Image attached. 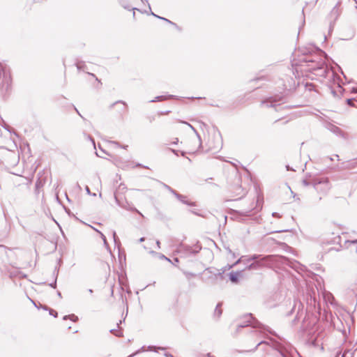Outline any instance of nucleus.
I'll return each mask as SVG.
<instances>
[{
  "label": "nucleus",
  "mask_w": 357,
  "mask_h": 357,
  "mask_svg": "<svg viewBox=\"0 0 357 357\" xmlns=\"http://www.w3.org/2000/svg\"><path fill=\"white\" fill-rule=\"evenodd\" d=\"M294 57H297L299 63H312L314 65L310 70L314 71L315 75L326 77L331 70L324 63L321 58L322 55L326 56L324 52L317 46H298L294 52Z\"/></svg>",
  "instance_id": "nucleus-1"
},
{
  "label": "nucleus",
  "mask_w": 357,
  "mask_h": 357,
  "mask_svg": "<svg viewBox=\"0 0 357 357\" xmlns=\"http://www.w3.org/2000/svg\"><path fill=\"white\" fill-rule=\"evenodd\" d=\"M12 87V78L5 66L0 63V93L5 96L8 93Z\"/></svg>",
  "instance_id": "nucleus-2"
},
{
  "label": "nucleus",
  "mask_w": 357,
  "mask_h": 357,
  "mask_svg": "<svg viewBox=\"0 0 357 357\" xmlns=\"http://www.w3.org/2000/svg\"><path fill=\"white\" fill-rule=\"evenodd\" d=\"M312 185L317 192L326 195L330 190L331 185L326 177L314 178L312 181Z\"/></svg>",
  "instance_id": "nucleus-3"
},
{
  "label": "nucleus",
  "mask_w": 357,
  "mask_h": 357,
  "mask_svg": "<svg viewBox=\"0 0 357 357\" xmlns=\"http://www.w3.org/2000/svg\"><path fill=\"white\" fill-rule=\"evenodd\" d=\"M283 98L282 96L271 97L261 102V105L267 107H274L276 111H278L280 104L279 102H282Z\"/></svg>",
  "instance_id": "nucleus-4"
},
{
  "label": "nucleus",
  "mask_w": 357,
  "mask_h": 357,
  "mask_svg": "<svg viewBox=\"0 0 357 357\" xmlns=\"http://www.w3.org/2000/svg\"><path fill=\"white\" fill-rule=\"evenodd\" d=\"M250 317L251 319H252V321L249 320L250 324H252L254 328H259L260 333L268 332L271 334L275 335V333L273 331H272L268 326L263 325L257 320H255L254 318L252 317V314H250Z\"/></svg>",
  "instance_id": "nucleus-5"
},
{
  "label": "nucleus",
  "mask_w": 357,
  "mask_h": 357,
  "mask_svg": "<svg viewBox=\"0 0 357 357\" xmlns=\"http://www.w3.org/2000/svg\"><path fill=\"white\" fill-rule=\"evenodd\" d=\"M272 347L275 350L278 351L282 357H289L287 349L284 348L281 344L277 342H273Z\"/></svg>",
  "instance_id": "nucleus-6"
},
{
  "label": "nucleus",
  "mask_w": 357,
  "mask_h": 357,
  "mask_svg": "<svg viewBox=\"0 0 357 357\" xmlns=\"http://www.w3.org/2000/svg\"><path fill=\"white\" fill-rule=\"evenodd\" d=\"M114 197H115L116 202L117 203V204L119 206H121L128 211H135L143 217L142 213H140L136 208L132 207L128 202H126V204L121 203L116 195H115Z\"/></svg>",
  "instance_id": "nucleus-7"
},
{
  "label": "nucleus",
  "mask_w": 357,
  "mask_h": 357,
  "mask_svg": "<svg viewBox=\"0 0 357 357\" xmlns=\"http://www.w3.org/2000/svg\"><path fill=\"white\" fill-rule=\"evenodd\" d=\"M327 129L336 135L340 136L342 138H346V134L339 127L333 124H328L327 126Z\"/></svg>",
  "instance_id": "nucleus-8"
},
{
  "label": "nucleus",
  "mask_w": 357,
  "mask_h": 357,
  "mask_svg": "<svg viewBox=\"0 0 357 357\" xmlns=\"http://www.w3.org/2000/svg\"><path fill=\"white\" fill-rule=\"evenodd\" d=\"M265 264L261 262V261H253L250 264L246 266L245 270L251 271V270H258L263 266H264Z\"/></svg>",
  "instance_id": "nucleus-9"
},
{
  "label": "nucleus",
  "mask_w": 357,
  "mask_h": 357,
  "mask_svg": "<svg viewBox=\"0 0 357 357\" xmlns=\"http://www.w3.org/2000/svg\"><path fill=\"white\" fill-rule=\"evenodd\" d=\"M174 196L182 203L188 205V206H195V203L193 202H190L187 199V197L183 195L178 193L177 192L174 195Z\"/></svg>",
  "instance_id": "nucleus-10"
},
{
  "label": "nucleus",
  "mask_w": 357,
  "mask_h": 357,
  "mask_svg": "<svg viewBox=\"0 0 357 357\" xmlns=\"http://www.w3.org/2000/svg\"><path fill=\"white\" fill-rule=\"evenodd\" d=\"M272 257L271 256H266L264 257H261V255H253L250 257H249V260H252L253 261H261L264 264H265L266 261H268Z\"/></svg>",
  "instance_id": "nucleus-11"
},
{
  "label": "nucleus",
  "mask_w": 357,
  "mask_h": 357,
  "mask_svg": "<svg viewBox=\"0 0 357 357\" xmlns=\"http://www.w3.org/2000/svg\"><path fill=\"white\" fill-rule=\"evenodd\" d=\"M178 252H184L185 253H190V254H195L197 252V251H195L194 250H192V248L191 247L186 246V245H184L182 244L178 248Z\"/></svg>",
  "instance_id": "nucleus-12"
},
{
  "label": "nucleus",
  "mask_w": 357,
  "mask_h": 357,
  "mask_svg": "<svg viewBox=\"0 0 357 357\" xmlns=\"http://www.w3.org/2000/svg\"><path fill=\"white\" fill-rule=\"evenodd\" d=\"M221 307H222V303H218L216 305V307L213 312V318L215 319H218L222 313V310L221 309Z\"/></svg>",
  "instance_id": "nucleus-13"
},
{
  "label": "nucleus",
  "mask_w": 357,
  "mask_h": 357,
  "mask_svg": "<svg viewBox=\"0 0 357 357\" xmlns=\"http://www.w3.org/2000/svg\"><path fill=\"white\" fill-rule=\"evenodd\" d=\"M76 66H77V70H78L79 71H83V72H85V73H89V75H91V76H93V77H95V75H94V74L89 73L88 72V68H87V66L84 64V62H82V61L78 62V63H77Z\"/></svg>",
  "instance_id": "nucleus-14"
},
{
  "label": "nucleus",
  "mask_w": 357,
  "mask_h": 357,
  "mask_svg": "<svg viewBox=\"0 0 357 357\" xmlns=\"http://www.w3.org/2000/svg\"><path fill=\"white\" fill-rule=\"evenodd\" d=\"M241 274V272H231L229 273V279L233 283L238 282V276Z\"/></svg>",
  "instance_id": "nucleus-15"
},
{
  "label": "nucleus",
  "mask_w": 357,
  "mask_h": 357,
  "mask_svg": "<svg viewBox=\"0 0 357 357\" xmlns=\"http://www.w3.org/2000/svg\"><path fill=\"white\" fill-rule=\"evenodd\" d=\"M173 97H174V96H172V95H169L168 96H156L153 100H151L150 102H157V101H163V100H167L169 98H172Z\"/></svg>",
  "instance_id": "nucleus-16"
},
{
  "label": "nucleus",
  "mask_w": 357,
  "mask_h": 357,
  "mask_svg": "<svg viewBox=\"0 0 357 357\" xmlns=\"http://www.w3.org/2000/svg\"><path fill=\"white\" fill-rule=\"evenodd\" d=\"M181 123H184V124H186L188 127H190L194 132L196 134V135L197 136L198 139H199V146L202 145V142H201V137L199 135V133L197 132V131L195 130V128L192 126L190 125V123H188V122H185V121H181Z\"/></svg>",
  "instance_id": "nucleus-17"
},
{
  "label": "nucleus",
  "mask_w": 357,
  "mask_h": 357,
  "mask_svg": "<svg viewBox=\"0 0 357 357\" xmlns=\"http://www.w3.org/2000/svg\"><path fill=\"white\" fill-rule=\"evenodd\" d=\"M63 320H66L68 319H70L71 321L76 322L78 320V317L75 315L74 314H70V315H66L63 317Z\"/></svg>",
  "instance_id": "nucleus-18"
},
{
  "label": "nucleus",
  "mask_w": 357,
  "mask_h": 357,
  "mask_svg": "<svg viewBox=\"0 0 357 357\" xmlns=\"http://www.w3.org/2000/svg\"><path fill=\"white\" fill-rule=\"evenodd\" d=\"M159 183L165 188L167 189L168 191H169L172 195H175L176 191L174 190V189H172L170 186H169L168 185L162 183V182H160L159 181Z\"/></svg>",
  "instance_id": "nucleus-19"
},
{
  "label": "nucleus",
  "mask_w": 357,
  "mask_h": 357,
  "mask_svg": "<svg viewBox=\"0 0 357 357\" xmlns=\"http://www.w3.org/2000/svg\"><path fill=\"white\" fill-rule=\"evenodd\" d=\"M109 332L112 334H114V335H116V337H121L122 336V333L121 331H118L115 329H112L109 331Z\"/></svg>",
  "instance_id": "nucleus-20"
},
{
  "label": "nucleus",
  "mask_w": 357,
  "mask_h": 357,
  "mask_svg": "<svg viewBox=\"0 0 357 357\" xmlns=\"http://www.w3.org/2000/svg\"><path fill=\"white\" fill-rule=\"evenodd\" d=\"M84 135L86 137V139H89L91 142V143L93 145L94 148H96V144H95V141H94L93 138H92L90 135H86V133H84Z\"/></svg>",
  "instance_id": "nucleus-21"
},
{
  "label": "nucleus",
  "mask_w": 357,
  "mask_h": 357,
  "mask_svg": "<svg viewBox=\"0 0 357 357\" xmlns=\"http://www.w3.org/2000/svg\"><path fill=\"white\" fill-rule=\"evenodd\" d=\"M263 344L268 345V344H269V343H268V342H266V341H261V342H259L257 344V346H256V347H255V348L253 349V351H256V350H257V349L258 348V347H259L260 345H263Z\"/></svg>",
  "instance_id": "nucleus-22"
},
{
  "label": "nucleus",
  "mask_w": 357,
  "mask_h": 357,
  "mask_svg": "<svg viewBox=\"0 0 357 357\" xmlns=\"http://www.w3.org/2000/svg\"><path fill=\"white\" fill-rule=\"evenodd\" d=\"M98 232H99V233H100V236H101V238H102V241H103V242H104V244H105L106 246H107V245H108V244H107V239H106L105 236L102 233H101V232H100V231H98Z\"/></svg>",
  "instance_id": "nucleus-23"
},
{
  "label": "nucleus",
  "mask_w": 357,
  "mask_h": 357,
  "mask_svg": "<svg viewBox=\"0 0 357 357\" xmlns=\"http://www.w3.org/2000/svg\"><path fill=\"white\" fill-rule=\"evenodd\" d=\"M149 349L151 351H156L157 349H160V350H165L164 347H153V346L149 347Z\"/></svg>",
  "instance_id": "nucleus-24"
},
{
  "label": "nucleus",
  "mask_w": 357,
  "mask_h": 357,
  "mask_svg": "<svg viewBox=\"0 0 357 357\" xmlns=\"http://www.w3.org/2000/svg\"><path fill=\"white\" fill-rule=\"evenodd\" d=\"M113 238H114V243L116 244L120 243L119 240L115 231H113Z\"/></svg>",
  "instance_id": "nucleus-25"
},
{
  "label": "nucleus",
  "mask_w": 357,
  "mask_h": 357,
  "mask_svg": "<svg viewBox=\"0 0 357 357\" xmlns=\"http://www.w3.org/2000/svg\"><path fill=\"white\" fill-rule=\"evenodd\" d=\"M118 103H121L124 106V108H126L127 107V105L126 103L124 102V101H122V100H119V101H116L114 103H113L112 105H111V107H112L114 105L116 104H118Z\"/></svg>",
  "instance_id": "nucleus-26"
},
{
  "label": "nucleus",
  "mask_w": 357,
  "mask_h": 357,
  "mask_svg": "<svg viewBox=\"0 0 357 357\" xmlns=\"http://www.w3.org/2000/svg\"><path fill=\"white\" fill-rule=\"evenodd\" d=\"M111 143H112V144H115V145H116V146H120L119 143V142H114V141H113V142H111ZM121 147H122L123 149H127V147H128V145L121 146Z\"/></svg>",
  "instance_id": "nucleus-27"
},
{
  "label": "nucleus",
  "mask_w": 357,
  "mask_h": 357,
  "mask_svg": "<svg viewBox=\"0 0 357 357\" xmlns=\"http://www.w3.org/2000/svg\"><path fill=\"white\" fill-rule=\"evenodd\" d=\"M50 314L54 316V317H56L58 315L57 312L52 309L50 310Z\"/></svg>",
  "instance_id": "nucleus-28"
},
{
  "label": "nucleus",
  "mask_w": 357,
  "mask_h": 357,
  "mask_svg": "<svg viewBox=\"0 0 357 357\" xmlns=\"http://www.w3.org/2000/svg\"><path fill=\"white\" fill-rule=\"evenodd\" d=\"M152 15H154V16H155V17H158V18H160V19H162V20H165V21H167V22H169V23H172V22H171V21H169V20H167V19H166V18L159 17V16H158V15H155V14H154V13H152Z\"/></svg>",
  "instance_id": "nucleus-29"
},
{
  "label": "nucleus",
  "mask_w": 357,
  "mask_h": 357,
  "mask_svg": "<svg viewBox=\"0 0 357 357\" xmlns=\"http://www.w3.org/2000/svg\"><path fill=\"white\" fill-rule=\"evenodd\" d=\"M303 184L305 186H307V185H312V182H311V183H310V182H308L307 180H303Z\"/></svg>",
  "instance_id": "nucleus-30"
},
{
  "label": "nucleus",
  "mask_w": 357,
  "mask_h": 357,
  "mask_svg": "<svg viewBox=\"0 0 357 357\" xmlns=\"http://www.w3.org/2000/svg\"><path fill=\"white\" fill-rule=\"evenodd\" d=\"M36 185L37 188H39L40 186H42L43 185V183L40 180H38L36 183Z\"/></svg>",
  "instance_id": "nucleus-31"
},
{
  "label": "nucleus",
  "mask_w": 357,
  "mask_h": 357,
  "mask_svg": "<svg viewBox=\"0 0 357 357\" xmlns=\"http://www.w3.org/2000/svg\"><path fill=\"white\" fill-rule=\"evenodd\" d=\"M214 275L215 276H220V277H222V273H220L218 270L216 271V273H213Z\"/></svg>",
  "instance_id": "nucleus-32"
},
{
  "label": "nucleus",
  "mask_w": 357,
  "mask_h": 357,
  "mask_svg": "<svg viewBox=\"0 0 357 357\" xmlns=\"http://www.w3.org/2000/svg\"><path fill=\"white\" fill-rule=\"evenodd\" d=\"M243 258H244V257H241L239 259H238V260L235 262V264H234V265H236V264H237L240 263L241 261H243Z\"/></svg>",
  "instance_id": "nucleus-33"
},
{
  "label": "nucleus",
  "mask_w": 357,
  "mask_h": 357,
  "mask_svg": "<svg viewBox=\"0 0 357 357\" xmlns=\"http://www.w3.org/2000/svg\"><path fill=\"white\" fill-rule=\"evenodd\" d=\"M252 261V260H249V257H244V258H243V261H244V262H245V263H248V262H250V261Z\"/></svg>",
  "instance_id": "nucleus-34"
},
{
  "label": "nucleus",
  "mask_w": 357,
  "mask_h": 357,
  "mask_svg": "<svg viewBox=\"0 0 357 357\" xmlns=\"http://www.w3.org/2000/svg\"><path fill=\"white\" fill-rule=\"evenodd\" d=\"M169 150H170L172 153H174L175 155H178V151H176V150H175V149H169Z\"/></svg>",
  "instance_id": "nucleus-35"
},
{
  "label": "nucleus",
  "mask_w": 357,
  "mask_h": 357,
  "mask_svg": "<svg viewBox=\"0 0 357 357\" xmlns=\"http://www.w3.org/2000/svg\"><path fill=\"white\" fill-rule=\"evenodd\" d=\"M272 215H273V217H275V218H280V215H279V213H276V212L273 213H272Z\"/></svg>",
  "instance_id": "nucleus-36"
},
{
  "label": "nucleus",
  "mask_w": 357,
  "mask_h": 357,
  "mask_svg": "<svg viewBox=\"0 0 357 357\" xmlns=\"http://www.w3.org/2000/svg\"><path fill=\"white\" fill-rule=\"evenodd\" d=\"M85 189H86V191L87 194L91 195V192H90L89 188L88 186H86Z\"/></svg>",
  "instance_id": "nucleus-37"
},
{
  "label": "nucleus",
  "mask_w": 357,
  "mask_h": 357,
  "mask_svg": "<svg viewBox=\"0 0 357 357\" xmlns=\"http://www.w3.org/2000/svg\"><path fill=\"white\" fill-rule=\"evenodd\" d=\"M156 245H157V247L158 248H160V241H158V240L156 241Z\"/></svg>",
  "instance_id": "nucleus-38"
},
{
  "label": "nucleus",
  "mask_w": 357,
  "mask_h": 357,
  "mask_svg": "<svg viewBox=\"0 0 357 357\" xmlns=\"http://www.w3.org/2000/svg\"><path fill=\"white\" fill-rule=\"evenodd\" d=\"M353 291H354V294L357 297V286L356 287L355 289H353Z\"/></svg>",
  "instance_id": "nucleus-39"
},
{
  "label": "nucleus",
  "mask_w": 357,
  "mask_h": 357,
  "mask_svg": "<svg viewBox=\"0 0 357 357\" xmlns=\"http://www.w3.org/2000/svg\"><path fill=\"white\" fill-rule=\"evenodd\" d=\"M145 241V238L144 237H142L139 238V242L142 243V242H144Z\"/></svg>",
  "instance_id": "nucleus-40"
},
{
  "label": "nucleus",
  "mask_w": 357,
  "mask_h": 357,
  "mask_svg": "<svg viewBox=\"0 0 357 357\" xmlns=\"http://www.w3.org/2000/svg\"><path fill=\"white\" fill-rule=\"evenodd\" d=\"M56 281L53 284H50V286L52 287L53 288H56Z\"/></svg>",
  "instance_id": "nucleus-41"
},
{
  "label": "nucleus",
  "mask_w": 357,
  "mask_h": 357,
  "mask_svg": "<svg viewBox=\"0 0 357 357\" xmlns=\"http://www.w3.org/2000/svg\"><path fill=\"white\" fill-rule=\"evenodd\" d=\"M139 352V351H137V352H135V353H134V354H132L130 355L128 357H132V356H134L135 354H138Z\"/></svg>",
  "instance_id": "nucleus-42"
},
{
  "label": "nucleus",
  "mask_w": 357,
  "mask_h": 357,
  "mask_svg": "<svg viewBox=\"0 0 357 357\" xmlns=\"http://www.w3.org/2000/svg\"><path fill=\"white\" fill-rule=\"evenodd\" d=\"M161 258H164V259H165L168 260L169 261H170V259H169L168 258H167V257H166L165 255H161Z\"/></svg>",
  "instance_id": "nucleus-43"
},
{
  "label": "nucleus",
  "mask_w": 357,
  "mask_h": 357,
  "mask_svg": "<svg viewBox=\"0 0 357 357\" xmlns=\"http://www.w3.org/2000/svg\"><path fill=\"white\" fill-rule=\"evenodd\" d=\"M206 356H207V357H215V356H213L211 353H208V354H206Z\"/></svg>",
  "instance_id": "nucleus-44"
},
{
  "label": "nucleus",
  "mask_w": 357,
  "mask_h": 357,
  "mask_svg": "<svg viewBox=\"0 0 357 357\" xmlns=\"http://www.w3.org/2000/svg\"><path fill=\"white\" fill-rule=\"evenodd\" d=\"M178 139L176 138V140L172 142V144H176L178 143Z\"/></svg>",
  "instance_id": "nucleus-45"
},
{
  "label": "nucleus",
  "mask_w": 357,
  "mask_h": 357,
  "mask_svg": "<svg viewBox=\"0 0 357 357\" xmlns=\"http://www.w3.org/2000/svg\"><path fill=\"white\" fill-rule=\"evenodd\" d=\"M181 155H182V156H183V157L185 155V153L184 151H181Z\"/></svg>",
  "instance_id": "nucleus-46"
},
{
  "label": "nucleus",
  "mask_w": 357,
  "mask_h": 357,
  "mask_svg": "<svg viewBox=\"0 0 357 357\" xmlns=\"http://www.w3.org/2000/svg\"><path fill=\"white\" fill-rule=\"evenodd\" d=\"M96 155L98 157L103 158V156H102V155H99L97 152H96Z\"/></svg>",
  "instance_id": "nucleus-47"
},
{
  "label": "nucleus",
  "mask_w": 357,
  "mask_h": 357,
  "mask_svg": "<svg viewBox=\"0 0 357 357\" xmlns=\"http://www.w3.org/2000/svg\"><path fill=\"white\" fill-rule=\"evenodd\" d=\"M243 327H245V326H244V325H239V326H238V328H243Z\"/></svg>",
  "instance_id": "nucleus-48"
},
{
  "label": "nucleus",
  "mask_w": 357,
  "mask_h": 357,
  "mask_svg": "<svg viewBox=\"0 0 357 357\" xmlns=\"http://www.w3.org/2000/svg\"><path fill=\"white\" fill-rule=\"evenodd\" d=\"M57 295H58L59 297H61V292H60V291H58V292H57Z\"/></svg>",
  "instance_id": "nucleus-49"
},
{
  "label": "nucleus",
  "mask_w": 357,
  "mask_h": 357,
  "mask_svg": "<svg viewBox=\"0 0 357 357\" xmlns=\"http://www.w3.org/2000/svg\"><path fill=\"white\" fill-rule=\"evenodd\" d=\"M174 261H175V262H178V258H175V259H174Z\"/></svg>",
  "instance_id": "nucleus-50"
},
{
  "label": "nucleus",
  "mask_w": 357,
  "mask_h": 357,
  "mask_svg": "<svg viewBox=\"0 0 357 357\" xmlns=\"http://www.w3.org/2000/svg\"><path fill=\"white\" fill-rule=\"evenodd\" d=\"M75 110L77 111V113L80 116H81V114H79V111H78L76 108H75Z\"/></svg>",
  "instance_id": "nucleus-51"
},
{
  "label": "nucleus",
  "mask_w": 357,
  "mask_h": 357,
  "mask_svg": "<svg viewBox=\"0 0 357 357\" xmlns=\"http://www.w3.org/2000/svg\"><path fill=\"white\" fill-rule=\"evenodd\" d=\"M89 293H91H91H93V290H92V289H89Z\"/></svg>",
  "instance_id": "nucleus-52"
},
{
  "label": "nucleus",
  "mask_w": 357,
  "mask_h": 357,
  "mask_svg": "<svg viewBox=\"0 0 357 357\" xmlns=\"http://www.w3.org/2000/svg\"><path fill=\"white\" fill-rule=\"evenodd\" d=\"M151 254H155V252L154 251H150Z\"/></svg>",
  "instance_id": "nucleus-53"
},
{
  "label": "nucleus",
  "mask_w": 357,
  "mask_h": 357,
  "mask_svg": "<svg viewBox=\"0 0 357 357\" xmlns=\"http://www.w3.org/2000/svg\"><path fill=\"white\" fill-rule=\"evenodd\" d=\"M137 167H141V166H142V165H141V164H137Z\"/></svg>",
  "instance_id": "nucleus-54"
},
{
  "label": "nucleus",
  "mask_w": 357,
  "mask_h": 357,
  "mask_svg": "<svg viewBox=\"0 0 357 357\" xmlns=\"http://www.w3.org/2000/svg\"><path fill=\"white\" fill-rule=\"evenodd\" d=\"M101 151H102V152H103L104 153H106V152H105V151H104V150H102V149H101Z\"/></svg>",
  "instance_id": "nucleus-55"
}]
</instances>
